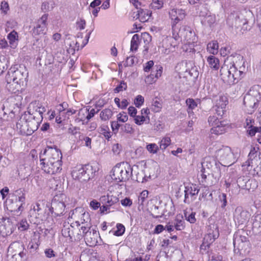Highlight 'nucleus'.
<instances>
[{"instance_id": "nucleus-1", "label": "nucleus", "mask_w": 261, "mask_h": 261, "mask_svg": "<svg viewBox=\"0 0 261 261\" xmlns=\"http://www.w3.org/2000/svg\"><path fill=\"white\" fill-rule=\"evenodd\" d=\"M247 71L245 61L243 56L237 55L228 57L220 69L223 81L231 85L237 83Z\"/></svg>"}, {"instance_id": "nucleus-2", "label": "nucleus", "mask_w": 261, "mask_h": 261, "mask_svg": "<svg viewBox=\"0 0 261 261\" xmlns=\"http://www.w3.org/2000/svg\"><path fill=\"white\" fill-rule=\"evenodd\" d=\"M39 157L41 168L45 172L55 174L62 170V154L57 146H47Z\"/></svg>"}, {"instance_id": "nucleus-3", "label": "nucleus", "mask_w": 261, "mask_h": 261, "mask_svg": "<svg viewBox=\"0 0 261 261\" xmlns=\"http://www.w3.org/2000/svg\"><path fill=\"white\" fill-rule=\"evenodd\" d=\"M260 99L261 86H252L244 97V105L247 113L251 114L255 111Z\"/></svg>"}, {"instance_id": "nucleus-4", "label": "nucleus", "mask_w": 261, "mask_h": 261, "mask_svg": "<svg viewBox=\"0 0 261 261\" xmlns=\"http://www.w3.org/2000/svg\"><path fill=\"white\" fill-rule=\"evenodd\" d=\"M179 31L178 40L175 41H179L180 39L181 40L183 39L185 41L184 48L186 50V51L190 53H195L196 50L194 47L197 41V37L195 33L191 28L186 26L180 27Z\"/></svg>"}, {"instance_id": "nucleus-5", "label": "nucleus", "mask_w": 261, "mask_h": 261, "mask_svg": "<svg viewBox=\"0 0 261 261\" xmlns=\"http://www.w3.org/2000/svg\"><path fill=\"white\" fill-rule=\"evenodd\" d=\"M132 174V168L129 165L126 167L124 164H117L113 167L111 171V176L112 179L116 182L125 181L128 180Z\"/></svg>"}, {"instance_id": "nucleus-6", "label": "nucleus", "mask_w": 261, "mask_h": 261, "mask_svg": "<svg viewBox=\"0 0 261 261\" xmlns=\"http://www.w3.org/2000/svg\"><path fill=\"white\" fill-rule=\"evenodd\" d=\"M28 114L24 113L16 123V127L19 129L22 134L26 135H32L38 127L39 122L35 120L28 121Z\"/></svg>"}, {"instance_id": "nucleus-7", "label": "nucleus", "mask_w": 261, "mask_h": 261, "mask_svg": "<svg viewBox=\"0 0 261 261\" xmlns=\"http://www.w3.org/2000/svg\"><path fill=\"white\" fill-rule=\"evenodd\" d=\"M169 14L171 19L173 38L174 40H178L180 27L177 25V23L185 18V12L181 9L173 8L169 11Z\"/></svg>"}, {"instance_id": "nucleus-8", "label": "nucleus", "mask_w": 261, "mask_h": 261, "mask_svg": "<svg viewBox=\"0 0 261 261\" xmlns=\"http://www.w3.org/2000/svg\"><path fill=\"white\" fill-rule=\"evenodd\" d=\"M219 236V232L218 226L215 224L210 225L207 230V233L204 236L203 239V242L200 245V249L206 250Z\"/></svg>"}, {"instance_id": "nucleus-9", "label": "nucleus", "mask_w": 261, "mask_h": 261, "mask_svg": "<svg viewBox=\"0 0 261 261\" xmlns=\"http://www.w3.org/2000/svg\"><path fill=\"white\" fill-rule=\"evenodd\" d=\"M216 158L224 163L230 164L234 163L238 156V152H234L228 146H223L216 152Z\"/></svg>"}, {"instance_id": "nucleus-10", "label": "nucleus", "mask_w": 261, "mask_h": 261, "mask_svg": "<svg viewBox=\"0 0 261 261\" xmlns=\"http://www.w3.org/2000/svg\"><path fill=\"white\" fill-rule=\"evenodd\" d=\"M213 101L216 113L219 116H223L226 112V107L228 103L227 97L224 95L217 96L214 98Z\"/></svg>"}, {"instance_id": "nucleus-11", "label": "nucleus", "mask_w": 261, "mask_h": 261, "mask_svg": "<svg viewBox=\"0 0 261 261\" xmlns=\"http://www.w3.org/2000/svg\"><path fill=\"white\" fill-rule=\"evenodd\" d=\"M65 208L64 202L59 200V196H55L51 201L49 209L52 216L57 217L63 215Z\"/></svg>"}, {"instance_id": "nucleus-12", "label": "nucleus", "mask_w": 261, "mask_h": 261, "mask_svg": "<svg viewBox=\"0 0 261 261\" xmlns=\"http://www.w3.org/2000/svg\"><path fill=\"white\" fill-rule=\"evenodd\" d=\"M235 223L239 225L247 224L250 217V213L241 206H238L233 214Z\"/></svg>"}, {"instance_id": "nucleus-13", "label": "nucleus", "mask_w": 261, "mask_h": 261, "mask_svg": "<svg viewBox=\"0 0 261 261\" xmlns=\"http://www.w3.org/2000/svg\"><path fill=\"white\" fill-rule=\"evenodd\" d=\"M26 79V74L21 70L15 69V67H11L6 76V81L18 82L20 84L23 83Z\"/></svg>"}, {"instance_id": "nucleus-14", "label": "nucleus", "mask_w": 261, "mask_h": 261, "mask_svg": "<svg viewBox=\"0 0 261 261\" xmlns=\"http://www.w3.org/2000/svg\"><path fill=\"white\" fill-rule=\"evenodd\" d=\"M242 22L243 25L241 28V32L242 34L245 33L247 31L249 30L251 27L248 25V21L245 19L244 20H240L238 16H235L234 14H231L228 17L227 23L231 27L234 25L235 27L240 25V23Z\"/></svg>"}, {"instance_id": "nucleus-15", "label": "nucleus", "mask_w": 261, "mask_h": 261, "mask_svg": "<svg viewBox=\"0 0 261 261\" xmlns=\"http://www.w3.org/2000/svg\"><path fill=\"white\" fill-rule=\"evenodd\" d=\"M47 14H43L42 17L38 20L36 25L32 30V35L36 36L44 34L47 27Z\"/></svg>"}, {"instance_id": "nucleus-16", "label": "nucleus", "mask_w": 261, "mask_h": 261, "mask_svg": "<svg viewBox=\"0 0 261 261\" xmlns=\"http://www.w3.org/2000/svg\"><path fill=\"white\" fill-rule=\"evenodd\" d=\"M199 192V189L196 185L192 184L185 187L184 202L189 204L193 201L196 199Z\"/></svg>"}, {"instance_id": "nucleus-17", "label": "nucleus", "mask_w": 261, "mask_h": 261, "mask_svg": "<svg viewBox=\"0 0 261 261\" xmlns=\"http://www.w3.org/2000/svg\"><path fill=\"white\" fill-rule=\"evenodd\" d=\"M233 244L234 248L239 250L245 249L246 247L248 246L249 242L247 238L241 234L240 231L236 232L233 236Z\"/></svg>"}, {"instance_id": "nucleus-18", "label": "nucleus", "mask_w": 261, "mask_h": 261, "mask_svg": "<svg viewBox=\"0 0 261 261\" xmlns=\"http://www.w3.org/2000/svg\"><path fill=\"white\" fill-rule=\"evenodd\" d=\"M163 72V67L160 65H156L152 69L151 73L148 75L145 80V83L147 84H152L162 75Z\"/></svg>"}, {"instance_id": "nucleus-19", "label": "nucleus", "mask_w": 261, "mask_h": 261, "mask_svg": "<svg viewBox=\"0 0 261 261\" xmlns=\"http://www.w3.org/2000/svg\"><path fill=\"white\" fill-rule=\"evenodd\" d=\"M173 39L174 40L172 36V37H167L163 40L161 48L162 53L169 55L174 51V48L177 45V44L172 41Z\"/></svg>"}, {"instance_id": "nucleus-20", "label": "nucleus", "mask_w": 261, "mask_h": 261, "mask_svg": "<svg viewBox=\"0 0 261 261\" xmlns=\"http://www.w3.org/2000/svg\"><path fill=\"white\" fill-rule=\"evenodd\" d=\"M17 99L19 101L21 100L22 97L19 95L13 96L9 97L6 100H3L0 102V118H5L7 115V112L5 111L6 108H8L9 102H13L14 99Z\"/></svg>"}, {"instance_id": "nucleus-21", "label": "nucleus", "mask_w": 261, "mask_h": 261, "mask_svg": "<svg viewBox=\"0 0 261 261\" xmlns=\"http://www.w3.org/2000/svg\"><path fill=\"white\" fill-rule=\"evenodd\" d=\"M98 235L99 233L94 229L90 232H88L84 237L87 245L89 246H94L96 245L98 242L97 238Z\"/></svg>"}, {"instance_id": "nucleus-22", "label": "nucleus", "mask_w": 261, "mask_h": 261, "mask_svg": "<svg viewBox=\"0 0 261 261\" xmlns=\"http://www.w3.org/2000/svg\"><path fill=\"white\" fill-rule=\"evenodd\" d=\"M100 201L102 204L108 205L110 208L112 206L119 201V199L115 196L108 194L107 195L101 196Z\"/></svg>"}, {"instance_id": "nucleus-23", "label": "nucleus", "mask_w": 261, "mask_h": 261, "mask_svg": "<svg viewBox=\"0 0 261 261\" xmlns=\"http://www.w3.org/2000/svg\"><path fill=\"white\" fill-rule=\"evenodd\" d=\"M228 123L226 121L223 120L219 124L215 125L211 129V133L215 135H221L226 132Z\"/></svg>"}, {"instance_id": "nucleus-24", "label": "nucleus", "mask_w": 261, "mask_h": 261, "mask_svg": "<svg viewBox=\"0 0 261 261\" xmlns=\"http://www.w3.org/2000/svg\"><path fill=\"white\" fill-rule=\"evenodd\" d=\"M13 195L15 197V200L16 202H19L20 205H18V211H22L23 210V205L25 204V194L21 189H18L16 190Z\"/></svg>"}, {"instance_id": "nucleus-25", "label": "nucleus", "mask_w": 261, "mask_h": 261, "mask_svg": "<svg viewBox=\"0 0 261 261\" xmlns=\"http://www.w3.org/2000/svg\"><path fill=\"white\" fill-rule=\"evenodd\" d=\"M0 235L3 236L10 235L12 232V224L9 221L7 222L3 219L1 220Z\"/></svg>"}, {"instance_id": "nucleus-26", "label": "nucleus", "mask_w": 261, "mask_h": 261, "mask_svg": "<svg viewBox=\"0 0 261 261\" xmlns=\"http://www.w3.org/2000/svg\"><path fill=\"white\" fill-rule=\"evenodd\" d=\"M85 170L84 166H77L74 168L71 172V175L74 179L81 180L84 181Z\"/></svg>"}, {"instance_id": "nucleus-27", "label": "nucleus", "mask_w": 261, "mask_h": 261, "mask_svg": "<svg viewBox=\"0 0 261 261\" xmlns=\"http://www.w3.org/2000/svg\"><path fill=\"white\" fill-rule=\"evenodd\" d=\"M250 222L252 224L253 231L255 233L257 234L261 226V214H257L253 216Z\"/></svg>"}, {"instance_id": "nucleus-28", "label": "nucleus", "mask_w": 261, "mask_h": 261, "mask_svg": "<svg viewBox=\"0 0 261 261\" xmlns=\"http://www.w3.org/2000/svg\"><path fill=\"white\" fill-rule=\"evenodd\" d=\"M7 39L9 41L10 47L15 48L18 45V35L17 33L15 31H12L7 35Z\"/></svg>"}, {"instance_id": "nucleus-29", "label": "nucleus", "mask_w": 261, "mask_h": 261, "mask_svg": "<svg viewBox=\"0 0 261 261\" xmlns=\"http://www.w3.org/2000/svg\"><path fill=\"white\" fill-rule=\"evenodd\" d=\"M84 167L85 170L84 181H87L94 177L96 169H93L92 166L90 165H86Z\"/></svg>"}, {"instance_id": "nucleus-30", "label": "nucleus", "mask_w": 261, "mask_h": 261, "mask_svg": "<svg viewBox=\"0 0 261 261\" xmlns=\"http://www.w3.org/2000/svg\"><path fill=\"white\" fill-rule=\"evenodd\" d=\"M150 108L154 113L160 112L162 108V103L160 98L157 97L153 98L151 101Z\"/></svg>"}, {"instance_id": "nucleus-31", "label": "nucleus", "mask_w": 261, "mask_h": 261, "mask_svg": "<svg viewBox=\"0 0 261 261\" xmlns=\"http://www.w3.org/2000/svg\"><path fill=\"white\" fill-rule=\"evenodd\" d=\"M6 82L7 89L12 93H16L21 89V84H19L18 82H13L12 80L11 81H6Z\"/></svg>"}, {"instance_id": "nucleus-32", "label": "nucleus", "mask_w": 261, "mask_h": 261, "mask_svg": "<svg viewBox=\"0 0 261 261\" xmlns=\"http://www.w3.org/2000/svg\"><path fill=\"white\" fill-rule=\"evenodd\" d=\"M174 226L177 230H182L185 228V222L181 215H176L174 222Z\"/></svg>"}, {"instance_id": "nucleus-33", "label": "nucleus", "mask_w": 261, "mask_h": 261, "mask_svg": "<svg viewBox=\"0 0 261 261\" xmlns=\"http://www.w3.org/2000/svg\"><path fill=\"white\" fill-rule=\"evenodd\" d=\"M40 244L39 241V236L35 235L34 238H33L30 242L28 245V249L30 250L31 252H34L38 249V247Z\"/></svg>"}, {"instance_id": "nucleus-34", "label": "nucleus", "mask_w": 261, "mask_h": 261, "mask_svg": "<svg viewBox=\"0 0 261 261\" xmlns=\"http://www.w3.org/2000/svg\"><path fill=\"white\" fill-rule=\"evenodd\" d=\"M137 18H138L141 22H145L149 18L150 13L147 10L140 9L137 11Z\"/></svg>"}, {"instance_id": "nucleus-35", "label": "nucleus", "mask_w": 261, "mask_h": 261, "mask_svg": "<svg viewBox=\"0 0 261 261\" xmlns=\"http://www.w3.org/2000/svg\"><path fill=\"white\" fill-rule=\"evenodd\" d=\"M186 103L188 107L187 112L188 113L189 117H191V116L193 117L194 115L193 110L197 107V102L193 98H189L187 99Z\"/></svg>"}, {"instance_id": "nucleus-36", "label": "nucleus", "mask_w": 261, "mask_h": 261, "mask_svg": "<svg viewBox=\"0 0 261 261\" xmlns=\"http://www.w3.org/2000/svg\"><path fill=\"white\" fill-rule=\"evenodd\" d=\"M40 106L39 101H35L30 103L29 107L28 113L29 115H33L35 114V116H33L32 117L35 119V118L38 115V109Z\"/></svg>"}, {"instance_id": "nucleus-37", "label": "nucleus", "mask_w": 261, "mask_h": 261, "mask_svg": "<svg viewBox=\"0 0 261 261\" xmlns=\"http://www.w3.org/2000/svg\"><path fill=\"white\" fill-rule=\"evenodd\" d=\"M140 35L135 34L133 35L130 41V50L132 51H136L138 49L140 44Z\"/></svg>"}, {"instance_id": "nucleus-38", "label": "nucleus", "mask_w": 261, "mask_h": 261, "mask_svg": "<svg viewBox=\"0 0 261 261\" xmlns=\"http://www.w3.org/2000/svg\"><path fill=\"white\" fill-rule=\"evenodd\" d=\"M207 62L209 66L214 69H218L219 68V60L214 56H210L207 58Z\"/></svg>"}, {"instance_id": "nucleus-39", "label": "nucleus", "mask_w": 261, "mask_h": 261, "mask_svg": "<svg viewBox=\"0 0 261 261\" xmlns=\"http://www.w3.org/2000/svg\"><path fill=\"white\" fill-rule=\"evenodd\" d=\"M218 43L216 41L209 42L207 45V50L210 54L216 55L218 52Z\"/></svg>"}, {"instance_id": "nucleus-40", "label": "nucleus", "mask_w": 261, "mask_h": 261, "mask_svg": "<svg viewBox=\"0 0 261 261\" xmlns=\"http://www.w3.org/2000/svg\"><path fill=\"white\" fill-rule=\"evenodd\" d=\"M97 111H95V109H92L90 111L87 109H81L80 110V115H86V120L89 121L91 118H92L96 113L98 112Z\"/></svg>"}, {"instance_id": "nucleus-41", "label": "nucleus", "mask_w": 261, "mask_h": 261, "mask_svg": "<svg viewBox=\"0 0 261 261\" xmlns=\"http://www.w3.org/2000/svg\"><path fill=\"white\" fill-rule=\"evenodd\" d=\"M141 39L143 40L144 43V51L147 52L149 46L148 45L151 42L152 38L150 34L148 33L145 32L142 33L141 35Z\"/></svg>"}, {"instance_id": "nucleus-42", "label": "nucleus", "mask_w": 261, "mask_h": 261, "mask_svg": "<svg viewBox=\"0 0 261 261\" xmlns=\"http://www.w3.org/2000/svg\"><path fill=\"white\" fill-rule=\"evenodd\" d=\"M43 209V205H41L38 202H36L35 204L32 205V208L30 210V214L32 215H35V217L39 216L41 213Z\"/></svg>"}, {"instance_id": "nucleus-43", "label": "nucleus", "mask_w": 261, "mask_h": 261, "mask_svg": "<svg viewBox=\"0 0 261 261\" xmlns=\"http://www.w3.org/2000/svg\"><path fill=\"white\" fill-rule=\"evenodd\" d=\"M100 118L103 121L109 120L113 115V111L111 109H105L100 113Z\"/></svg>"}, {"instance_id": "nucleus-44", "label": "nucleus", "mask_w": 261, "mask_h": 261, "mask_svg": "<svg viewBox=\"0 0 261 261\" xmlns=\"http://www.w3.org/2000/svg\"><path fill=\"white\" fill-rule=\"evenodd\" d=\"M99 133L104 136L107 140L111 137V132L107 125L102 124L98 128Z\"/></svg>"}, {"instance_id": "nucleus-45", "label": "nucleus", "mask_w": 261, "mask_h": 261, "mask_svg": "<svg viewBox=\"0 0 261 261\" xmlns=\"http://www.w3.org/2000/svg\"><path fill=\"white\" fill-rule=\"evenodd\" d=\"M117 230H111L109 233H112L113 235L117 237L121 236L125 232V227L123 225L120 223H118L116 225Z\"/></svg>"}, {"instance_id": "nucleus-46", "label": "nucleus", "mask_w": 261, "mask_h": 261, "mask_svg": "<svg viewBox=\"0 0 261 261\" xmlns=\"http://www.w3.org/2000/svg\"><path fill=\"white\" fill-rule=\"evenodd\" d=\"M216 21V16L215 15L206 14L204 16V19L202 20V22L204 25H207L211 27Z\"/></svg>"}, {"instance_id": "nucleus-47", "label": "nucleus", "mask_w": 261, "mask_h": 261, "mask_svg": "<svg viewBox=\"0 0 261 261\" xmlns=\"http://www.w3.org/2000/svg\"><path fill=\"white\" fill-rule=\"evenodd\" d=\"M250 128L247 129V134L250 137L255 136L256 134L257 135H261V127H256L253 125H250Z\"/></svg>"}, {"instance_id": "nucleus-48", "label": "nucleus", "mask_w": 261, "mask_h": 261, "mask_svg": "<svg viewBox=\"0 0 261 261\" xmlns=\"http://www.w3.org/2000/svg\"><path fill=\"white\" fill-rule=\"evenodd\" d=\"M184 217L187 221L191 224H194L196 222V219L195 218V212H192L191 213H189L187 211H184Z\"/></svg>"}, {"instance_id": "nucleus-49", "label": "nucleus", "mask_w": 261, "mask_h": 261, "mask_svg": "<svg viewBox=\"0 0 261 261\" xmlns=\"http://www.w3.org/2000/svg\"><path fill=\"white\" fill-rule=\"evenodd\" d=\"M148 192L147 190H143L138 196V203L139 205H143L144 202L148 197Z\"/></svg>"}, {"instance_id": "nucleus-50", "label": "nucleus", "mask_w": 261, "mask_h": 261, "mask_svg": "<svg viewBox=\"0 0 261 261\" xmlns=\"http://www.w3.org/2000/svg\"><path fill=\"white\" fill-rule=\"evenodd\" d=\"M171 143V139L169 137L163 138L160 143V147L162 150H165Z\"/></svg>"}, {"instance_id": "nucleus-51", "label": "nucleus", "mask_w": 261, "mask_h": 261, "mask_svg": "<svg viewBox=\"0 0 261 261\" xmlns=\"http://www.w3.org/2000/svg\"><path fill=\"white\" fill-rule=\"evenodd\" d=\"M164 3L163 1L159 0H152L150 4V7L154 10L161 9L163 7Z\"/></svg>"}, {"instance_id": "nucleus-52", "label": "nucleus", "mask_w": 261, "mask_h": 261, "mask_svg": "<svg viewBox=\"0 0 261 261\" xmlns=\"http://www.w3.org/2000/svg\"><path fill=\"white\" fill-rule=\"evenodd\" d=\"M81 221H82V220H81ZM81 223L82 225L81 226V228H80V231L82 232L83 236L84 237H85V236H86V234L88 232H90L91 231H90V227L89 226L88 224L84 223L83 221H82Z\"/></svg>"}, {"instance_id": "nucleus-53", "label": "nucleus", "mask_w": 261, "mask_h": 261, "mask_svg": "<svg viewBox=\"0 0 261 261\" xmlns=\"http://www.w3.org/2000/svg\"><path fill=\"white\" fill-rule=\"evenodd\" d=\"M9 6L7 2L3 1L1 4L0 10L3 15H6L9 11Z\"/></svg>"}, {"instance_id": "nucleus-54", "label": "nucleus", "mask_w": 261, "mask_h": 261, "mask_svg": "<svg viewBox=\"0 0 261 261\" xmlns=\"http://www.w3.org/2000/svg\"><path fill=\"white\" fill-rule=\"evenodd\" d=\"M128 115L124 112L119 113L117 116V121L123 123L126 122L128 120Z\"/></svg>"}, {"instance_id": "nucleus-55", "label": "nucleus", "mask_w": 261, "mask_h": 261, "mask_svg": "<svg viewBox=\"0 0 261 261\" xmlns=\"http://www.w3.org/2000/svg\"><path fill=\"white\" fill-rule=\"evenodd\" d=\"M121 129L122 132L127 134H132L134 132L132 125L129 123H125V124L121 125Z\"/></svg>"}, {"instance_id": "nucleus-56", "label": "nucleus", "mask_w": 261, "mask_h": 261, "mask_svg": "<svg viewBox=\"0 0 261 261\" xmlns=\"http://www.w3.org/2000/svg\"><path fill=\"white\" fill-rule=\"evenodd\" d=\"M144 102V98L141 95H137L134 99V103L137 108L141 107L143 105Z\"/></svg>"}, {"instance_id": "nucleus-57", "label": "nucleus", "mask_w": 261, "mask_h": 261, "mask_svg": "<svg viewBox=\"0 0 261 261\" xmlns=\"http://www.w3.org/2000/svg\"><path fill=\"white\" fill-rule=\"evenodd\" d=\"M127 88V84L124 81H121L120 84L114 89L115 93H119L125 90Z\"/></svg>"}, {"instance_id": "nucleus-58", "label": "nucleus", "mask_w": 261, "mask_h": 261, "mask_svg": "<svg viewBox=\"0 0 261 261\" xmlns=\"http://www.w3.org/2000/svg\"><path fill=\"white\" fill-rule=\"evenodd\" d=\"M79 139L81 141H85V145L86 146L89 148L91 147V139L90 138L82 134L80 135Z\"/></svg>"}, {"instance_id": "nucleus-59", "label": "nucleus", "mask_w": 261, "mask_h": 261, "mask_svg": "<svg viewBox=\"0 0 261 261\" xmlns=\"http://www.w3.org/2000/svg\"><path fill=\"white\" fill-rule=\"evenodd\" d=\"M29 227V224L26 220H22L18 224V229L23 231L27 230Z\"/></svg>"}, {"instance_id": "nucleus-60", "label": "nucleus", "mask_w": 261, "mask_h": 261, "mask_svg": "<svg viewBox=\"0 0 261 261\" xmlns=\"http://www.w3.org/2000/svg\"><path fill=\"white\" fill-rule=\"evenodd\" d=\"M134 118L135 123L138 125L143 124L146 121V118L143 115H136Z\"/></svg>"}, {"instance_id": "nucleus-61", "label": "nucleus", "mask_w": 261, "mask_h": 261, "mask_svg": "<svg viewBox=\"0 0 261 261\" xmlns=\"http://www.w3.org/2000/svg\"><path fill=\"white\" fill-rule=\"evenodd\" d=\"M146 148L150 153L153 154L156 153L159 149L158 145L154 143H151L147 145Z\"/></svg>"}, {"instance_id": "nucleus-62", "label": "nucleus", "mask_w": 261, "mask_h": 261, "mask_svg": "<svg viewBox=\"0 0 261 261\" xmlns=\"http://www.w3.org/2000/svg\"><path fill=\"white\" fill-rule=\"evenodd\" d=\"M8 61L5 58H0V75L3 73L5 69L7 68Z\"/></svg>"}, {"instance_id": "nucleus-63", "label": "nucleus", "mask_w": 261, "mask_h": 261, "mask_svg": "<svg viewBox=\"0 0 261 261\" xmlns=\"http://www.w3.org/2000/svg\"><path fill=\"white\" fill-rule=\"evenodd\" d=\"M252 160L248 159L247 161L245 162L242 164V167L243 170L249 171L250 170L252 167Z\"/></svg>"}, {"instance_id": "nucleus-64", "label": "nucleus", "mask_w": 261, "mask_h": 261, "mask_svg": "<svg viewBox=\"0 0 261 261\" xmlns=\"http://www.w3.org/2000/svg\"><path fill=\"white\" fill-rule=\"evenodd\" d=\"M208 122L210 125L213 126L215 125L219 124V122H221V121H219L216 116H211L208 118Z\"/></svg>"}]
</instances>
